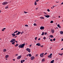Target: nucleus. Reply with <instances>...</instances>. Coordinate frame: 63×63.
Instances as JSON below:
<instances>
[{"label":"nucleus","instance_id":"54","mask_svg":"<svg viewBox=\"0 0 63 63\" xmlns=\"http://www.w3.org/2000/svg\"><path fill=\"white\" fill-rule=\"evenodd\" d=\"M61 5H62L63 4V2H62V3H61Z\"/></svg>","mask_w":63,"mask_h":63},{"label":"nucleus","instance_id":"29","mask_svg":"<svg viewBox=\"0 0 63 63\" xmlns=\"http://www.w3.org/2000/svg\"><path fill=\"white\" fill-rule=\"evenodd\" d=\"M45 33V32H42V33L41 35H44V33Z\"/></svg>","mask_w":63,"mask_h":63},{"label":"nucleus","instance_id":"35","mask_svg":"<svg viewBox=\"0 0 63 63\" xmlns=\"http://www.w3.org/2000/svg\"><path fill=\"white\" fill-rule=\"evenodd\" d=\"M47 32L44 33V35H47Z\"/></svg>","mask_w":63,"mask_h":63},{"label":"nucleus","instance_id":"59","mask_svg":"<svg viewBox=\"0 0 63 63\" xmlns=\"http://www.w3.org/2000/svg\"><path fill=\"white\" fill-rule=\"evenodd\" d=\"M61 41H63V39H62Z\"/></svg>","mask_w":63,"mask_h":63},{"label":"nucleus","instance_id":"64","mask_svg":"<svg viewBox=\"0 0 63 63\" xmlns=\"http://www.w3.org/2000/svg\"><path fill=\"white\" fill-rule=\"evenodd\" d=\"M45 14H46V15H47V13H45Z\"/></svg>","mask_w":63,"mask_h":63},{"label":"nucleus","instance_id":"60","mask_svg":"<svg viewBox=\"0 0 63 63\" xmlns=\"http://www.w3.org/2000/svg\"><path fill=\"white\" fill-rule=\"evenodd\" d=\"M60 17V16H58V17L59 18V17Z\"/></svg>","mask_w":63,"mask_h":63},{"label":"nucleus","instance_id":"13","mask_svg":"<svg viewBox=\"0 0 63 63\" xmlns=\"http://www.w3.org/2000/svg\"><path fill=\"white\" fill-rule=\"evenodd\" d=\"M36 45L38 46H41V44H40L39 43L36 44Z\"/></svg>","mask_w":63,"mask_h":63},{"label":"nucleus","instance_id":"20","mask_svg":"<svg viewBox=\"0 0 63 63\" xmlns=\"http://www.w3.org/2000/svg\"><path fill=\"white\" fill-rule=\"evenodd\" d=\"M41 19H45V18L44 17H40Z\"/></svg>","mask_w":63,"mask_h":63},{"label":"nucleus","instance_id":"49","mask_svg":"<svg viewBox=\"0 0 63 63\" xmlns=\"http://www.w3.org/2000/svg\"><path fill=\"white\" fill-rule=\"evenodd\" d=\"M15 42H16V43H17V41L15 40Z\"/></svg>","mask_w":63,"mask_h":63},{"label":"nucleus","instance_id":"17","mask_svg":"<svg viewBox=\"0 0 63 63\" xmlns=\"http://www.w3.org/2000/svg\"><path fill=\"white\" fill-rule=\"evenodd\" d=\"M9 56L8 55H6L5 56V58H8V57H9Z\"/></svg>","mask_w":63,"mask_h":63},{"label":"nucleus","instance_id":"36","mask_svg":"<svg viewBox=\"0 0 63 63\" xmlns=\"http://www.w3.org/2000/svg\"><path fill=\"white\" fill-rule=\"evenodd\" d=\"M46 39V37H44V38H43V39L44 40H45Z\"/></svg>","mask_w":63,"mask_h":63},{"label":"nucleus","instance_id":"52","mask_svg":"<svg viewBox=\"0 0 63 63\" xmlns=\"http://www.w3.org/2000/svg\"><path fill=\"white\" fill-rule=\"evenodd\" d=\"M38 8H37L36 9V10H38Z\"/></svg>","mask_w":63,"mask_h":63},{"label":"nucleus","instance_id":"45","mask_svg":"<svg viewBox=\"0 0 63 63\" xmlns=\"http://www.w3.org/2000/svg\"><path fill=\"white\" fill-rule=\"evenodd\" d=\"M24 13H25V14H26V13H28V12H26L24 11Z\"/></svg>","mask_w":63,"mask_h":63},{"label":"nucleus","instance_id":"40","mask_svg":"<svg viewBox=\"0 0 63 63\" xmlns=\"http://www.w3.org/2000/svg\"><path fill=\"white\" fill-rule=\"evenodd\" d=\"M25 26H26V27H28V25H25Z\"/></svg>","mask_w":63,"mask_h":63},{"label":"nucleus","instance_id":"51","mask_svg":"<svg viewBox=\"0 0 63 63\" xmlns=\"http://www.w3.org/2000/svg\"><path fill=\"white\" fill-rule=\"evenodd\" d=\"M31 46H32V45H30V47H31Z\"/></svg>","mask_w":63,"mask_h":63},{"label":"nucleus","instance_id":"16","mask_svg":"<svg viewBox=\"0 0 63 63\" xmlns=\"http://www.w3.org/2000/svg\"><path fill=\"white\" fill-rule=\"evenodd\" d=\"M12 35L13 37H15L16 36L15 33H12Z\"/></svg>","mask_w":63,"mask_h":63},{"label":"nucleus","instance_id":"33","mask_svg":"<svg viewBox=\"0 0 63 63\" xmlns=\"http://www.w3.org/2000/svg\"><path fill=\"white\" fill-rule=\"evenodd\" d=\"M47 11L48 12H50V10H49V9H48L47 10Z\"/></svg>","mask_w":63,"mask_h":63},{"label":"nucleus","instance_id":"14","mask_svg":"<svg viewBox=\"0 0 63 63\" xmlns=\"http://www.w3.org/2000/svg\"><path fill=\"white\" fill-rule=\"evenodd\" d=\"M6 28H4L2 29L1 31H5V30H6Z\"/></svg>","mask_w":63,"mask_h":63},{"label":"nucleus","instance_id":"23","mask_svg":"<svg viewBox=\"0 0 63 63\" xmlns=\"http://www.w3.org/2000/svg\"><path fill=\"white\" fill-rule=\"evenodd\" d=\"M9 8V6H7L5 7V9H8Z\"/></svg>","mask_w":63,"mask_h":63},{"label":"nucleus","instance_id":"46","mask_svg":"<svg viewBox=\"0 0 63 63\" xmlns=\"http://www.w3.org/2000/svg\"><path fill=\"white\" fill-rule=\"evenodd\" d=\"M40 40H41V38H39L38 39V41H39Z\"/></svg>","mask_w":63,"mask_h":63},{"label":"nucleus","instance_id":"41","mask_svg":"<svg viewBox=\"0 0 63 63\" xmlns=\"http://www.w3.org/2000/svg\"><path fill=\"white\" fill-rule=\"evenodd\" d=\"M38 54H36V55H35L36 57L37 56V57H38Z\"/></svg>","mask_w":63,"mask_h":63},{"label":"nucleus","instance_id":"4","mask_svg":"<svg viewBox=\"0 0 63 63\" xmlns=\"http://www.w3.org/2000/svg\"><path fill=\"white\" fill-rule=\"evenodd\" d=\"M31 60H34L35 59V57L33 56H32L31 57Z\"/></svg>","mask_w":63,"mask_h":63},{"label":"nucleus","instance_id":"43","mask_svg":"<svg viewBox=\"0 0 63 63\" xmlns=\"http://www.w3.org/2000/svg\"><path fill=\"white\" fill-rule=\"evenodd\" d=\"M63 53H62V54H60V55H61V56H62V55H63Z\"/></svg>","mask_w":63,"mask_h":63},{"label":"nucleus","instance_id":"26","mask_svg":"<svg viewBox=\"0 0 63 63\" xmlns=\"http://www.w3.org/2000/svg\"><path fill=\"white\" fill-rule=\"evenodd\" d=\"M18 32L17 31H16L15 32H14V33H17Z\"/></svg>","mask_w":63,"mask_h":63},{"label":"nucleus","instance_id":"7","mask_svg":"<svg viewBox=\"0 0 63 63\" xmlns=\"http://www.w3.org/2000/svg\"><path fill=\"white\" fill-rule=\"evenodd\" d=\"M8 2H4L2 3V4L3 5H7Z\"/></svg>","mask_w":63,"mask_h":63},{"label":"nucleus","instance_id":"12","mask_svg":"<svg viewBox=\"0 0 63 63\" xmlns=\"http://www.w3.org/2000/svg\"><path fill=\"white\" fill-rule=\"evenodd\" d=\"M51 32L52 33H53V34L54 33V30L52 29L51 30Z\"/></svg>","mask_w":63,"mask_h":63},{"label":"nucleus","instance_id":"9","mask_svg":"<svg viewBox=\"0 0 63 63\" xmlns=\"http://www.w3.org/2000/svg\"><path fill=\"white\" fill-rule=\"evenodd\" d=\"M20 33H21V32L18 31V33L16 34L15 35H19Z\"/></svg>","mask_w":63,"mask_h":63},{"label":"nucleus","instance_id":"19","mask_svg":"<svg viewBox=\"0 0 63 63\" xmlns=\"http://www.w3.org/2000/svg\"><path fill=\"white\" fill-rule=\"evenodd\" d=\"M42 62H44L45 61V60L44 59H43L42 60Z\"/></svg>","mask_w":63,"mask_h":63},{"label":"nucleus","instance_id":"58","mask_svg":"<svg viewBox=\"0 0 63 63\" xmlns=\"http://www.w3.org/2000/svg\"><path fill=\"white\" fill-rule=\"evenodd\" d=\"M61 50H63V48L61 49Z\"/></svg>","mask_w":63,"mask_h":63},{"label":"nucleus","instance_id":"2","mask_svg":"<svg viewBox=\"0 0 63 63\" xmlns=\"http://www.w3.org/2000/svg\"><path fill=\"white\" fill-rule=\"evenodd\" d=\"M52 53L50 54V55H49L48 56V57L49 58H52Z\"/></svg>","mask_w":63,"mask_h":63},{"label":"nucleus","instance_id":"42","mask_svg":"<svg viewBox=\"0 0 63 63\" xmlns=\"http://www.w3.org/2000/svg\"><path fill=\"white\" fill-rule=\"evenodd\" d=\"M44 47V46L43 45L41 46V47Z\"/></svg>","mask_w":63,"mask_h":63},{"label":"nucleus","instance_id":"1","mask_svg":"<svg viewBox=\"0 0 63 63\" xmlns=\"http://www.w3.org/2000/svg\"><path fill=\"white\" fill-rule=\"evenodd\" d=\"M25 46V43L22 44V45L20 44L18 46V47L19 48H23L24 47V46Z\"/></svg>","mask_w":63,"mask_h":63},{"label":"nucleus","instance_id":"3","mask_svg":"<svg viewBox=\"0 0 63 63\" xmlns=\"http://www.w3.org/2000/svg\"><path fill=\"white\" fill-rule=\"evenodd\" d=\"M16 41V39H13L11 41H10L11 43H13L14 42H15Z\"/></svg>","mask_w":63,"mask_h":63},{"label":"nucleus","instance_id":"50","mask_svg":"<svg viewBox=\"0 0 63 63\" xmlns=\"http://www.w3.org/2000/svg\"><path fill=\"white\" fill-rule=\"evenodd\" d=\"M58 27H59L60 28H61V26H60Z\"/></svg>","mask_w":63,"mask_h":63},{"label":"nucleus","instance_id":"5","mask_svg":"<svg viewBox=\"0 0 63 63\" xmlns=\"http://www.w3.org/2000/svg\"><path fill=\"white\" fill-rule=\"evenodd\" d=\"M22 56L21 55L17 57V59H20L21 58Z\"/></svg>","mask_w":63,"mask_h":63},{"label":"nucleus","instance_id":"21","mask_svg":"<svg viewBox=\"0 0 63 63\" xmlns=\"http://www.w3.org/2000/svg\"><path fill=\"white\" fill-rule=\"evenodd\" d=\"M15 47H17V46H18V44H16V45H15Z\"/></svg>","mask_w":63,"mask_h":63},{"label":"nucleus","instance_id":"63","mask_svg":"<svg viewBox=\"0 0 63 63\" xmlns=\"http://www.w3.org/2000/svg\"><path fill=\"white\" fill-rule=\"evenodd\" d=\"M0 13H1V11L0 10Z\"/></svg>","mask_w":63,"mask_h":63},{"label":"nucleus","instance_id":"37","mask_svg":"<svg viewBox=\"0 0 63 63\" xmlns=\"http://www.w3.org/2000/svg\"><path fill=\"white\" fill-rule=\"evenodd\" d=\"M18 55V54H17L15 55V56H17Z\"/></svg>","mask_w":63,"mask_h":63},{"label":"nucleus","instance_id":"57","mask_svg":"<svg viewBox=\"0 0 63 63\" xmlns=\"http://www.w3.org/2000/svg\"><path fill=\"white\" fill-rule=\"evenodd\" d=\"M27 56H29V55L28 54V55H27Z\"/></svg>","mask_w":63,"mask_h":63},{"label":"nucleus","instance_id":"61","mask_svg":"<svg viewBox=\"0 0 63 63\" xmlns=\"http://www.w3.org/2000/svg\"><path fill=\"white\" fill-rule=\"evenodd\" d=\"M6 60H7V58H6Z\"/></svg>","mask_w":63,"mask_h":63},{"label":"nucleus","instance_id":"39","mask_svg":"<svg viewBox=\"0 0 63 63\" xmlns=\"http://www.w3.org/2000/svg\"><path fill=\"white\" fill-rule=\"evenodd\" d=\"M50 41H51V42H52V41H53V40L52 39H50Z\"/></svg>","mask_w":63,"mask_h":63},{"label":"nucleus","instance_id":"56","mask_svg":"<svg viewBox=\"0 0 63 63\" xmlns=\"http://www.w3.org/2000/svg\"><path fill=\"white\" fill-rule=\"evenodd\" d=\"M13 61H15V59H13Z\"/></svg>","mask_w":63,"mask_h":63},{"label":"nucleus","instance_id":"25","mask_svg":"<svg viewBox=\"0 0 63 63\" xmlns=\"http://www.w3.org/2000/svg\"><path fill=\"white\" fill-rule=\"evenodd\" d=\"M50 37H51V38H52V37H53V36L52 35H50Z\"/></svg>","mask_w":63,"mask_h":63},{"label":"nucleus","instance_id":"10","mask_svg":"<svg viewBox=\"0 0 63 63\" xmlns=\"http://www.w3.org/2000/svg\"><path fill=\"white\" fill-rule=\"evenodd\" d=\"M44 53L41 54L40 55V56L41 57H43V56H44Z\"/></svg>","mask_w":63,"mask_h":63},{"label":"nucleus","instance_id":"8","mask_svg":"<svg viewBox=\"0 0 63 63\" xmlns=\"http://www.w3.org/2000/svg\"><path fill=\"white\" fill-rule=\"evenodd\" d=\"M45 28H44V27L43 26H41L40 28V29L41 30H43V29H44Z\"/></svg>","mask_w":63,"mask_h":63},{"label":"nucleus","instance_id":"48","mask_svg":"<svg viewBox=\"0 0 63 63\" xmlns=\"http://www.w3.org/2000/svg\"><path fill=\"white\" fill-rule=\"evenodd\" d=\"M21 34H22L23 33V32H21Z\"/></svg>","mask_w":63,"mask_h":63},{"label":"nucleus","instance_id":"28","mask_svg":"<svg viewBox=\"0 0 63 63\" xmlns=\"http://www.w3.org/2000/svg\"><path fill=\"white\" fill-rule=\"evenodd\" d=\"M33 25L34 26H37V24H36V23H34L33 24Z\"/></svg>","mask_w":63,"mask_h":63},{"label":"nucleus","instance_id":"53","mask_svg":"<svg viewBox=\"0 0 63 63\" xmlns=\"http://www.w3.org/2000/svg\"><path fill=\"white\" fill-rule=\"evenodd\" d=\"M15 36V38H16V37H17V36L16 35Z\"/></svg>","mask_w":63,"mask_h":63},{"label":"nucleus","instance_id":"24","mask_svg":"<svg viewBox=\"0 0 63 63\" xmlns=\"http://www.w3.org/2000/svg\"><path fill=\"white\" fill-rule=\"evenodd\" d=\"M3 51H4V52H6V49H4V50H3Z\"/></svg>","mask_w":63,"mask_h":63},{"label":"nucleus","instance_id":"32","mask_svg":"<svg viewBox=\"0 0 63 63\" xmlns=\"http://www.w3.org/2000/svg\"><path fill=\"white\" fill-rule=\"evenodd\" d=\"M15 44V42H14L12 43V45H14Z\"/></svg>","mask_w":63,"mask_h":63},{"label":"nucleus","instance_id":"62","mask_svg":"<svg viewBox=\"0 0 63 63\" xmlns=\"http://www.w3.org/2000/svg\"><path fill=\"white\" fill-rule=\"evenodd\" d=\"M59 55H60V53H59Z\"/></svg>","mask_w":63,"mask_h":63},{"label":"nucleus","instance_id":"55","mask_svg":"<svg viewBox=\"0 0 63 63\" xmlns=\"http://www.w3.org/2000/svg\"><path fill=\"white\" fill-rule=\"evenodd\" d=\"M56 3H59V1H58V2L56 1Z\"/></svg>","mask_w":63,"mask_h":63},{"label":"nucleus","instance_id":"15","mask_svg":"<svg viewBox=\"0 0 63 63\" xmlns=\"http://www.w3.org/2000/svg\"><path fill=\"white\" fill-rule=\"evenodd\" d=\"M25 61V60H22L21 61V63H23V62Z\"/></svg>","mask_w":63,"mask_h":63},{"label":"nucleus","instance_id":"30","mask_svg":"<svg viewBox=\"0 0 63 63\" xmlns=\"http://www.w3.org/2000/svg\"><path fill=\"white\" fill-rule=\"evenodd\" d=\"M53 21H50L51 23H53Z\"/></svg>","mask_w":63,"mask_h":63},{"label":"nucleus","instance_id":"34","mask_svg":"<svg viewBox=\"0 0 63 63\" xmlns=\"http://www.w3.org/2000/svg\"><path fill=\"white\" fill-rule=\"evenodd\" d=\"M35 40H37V37H35Z\"/></svg>","mask_w":63,"mask_h":63},{"label":"nucleus","instance_id":"27","mask_svg":"<svg viewBox=\"0 0 63 63\" xmlns=\"http://www.w3.org/2000/svg\"><path fill=\"white\" fill-rule=\"evenodd\" d=\"M34 5H37V3H36V1H35Z\"/></svg>","mask_w":63,"mask_h":63},{"label":"nucleus","instance_id":"47","mask_svg":"<svg viewBox=\"0 0 63 63\" xmlns=\"http://www.w3.org/2000/svg\"><path fill=\"white\" fill-rule=\"evenodd\" d=\"M59 26H60V25H59V24L58 25V27H59Z\"/></svg>","mask_w":63,"mask_h":63},{"label":"nucleus","instance_id":"44","mask_svg":"<svg viewBox=\"0 0 63 63\" xmlns=\"http://www.w3.org/2000/svg\"><path fill=\"white\" fill-rule=\"evenodd\" d=\"M55 38L53 39V41H55Z\"/></svg>","mask_w":63,"mask_h":63},{"label":"nucleus","instance_id":"11","mask_svg":"<svg viewBox=\"0 0 63 63\" xmlns=\"http://www.w3.org/2000/svg\"><path fill=\"white\" fill-rule=\"evenodd\" d=\"M44 16H45L46 17H47V18L49 17V16H49V15H47V16H46L45 15H44Z\"/></svg>","mask_w":63,"mask_h":63},{"label":"nucleus","instance_id":"31","mask_svg":"<svg viewBox=\"0 0 63 63\" xmlns=\"http://www.w3.org/2000/svg\"><path fill=\"white\" fill-rule=\"evenodd\" d=\"M40 0H36V2H38Z\"/></svg>","mask_w":63,"mask_h":63},{"label":"nucleus","instance_id":"18","mask_svg":"<svg viewBox=\"0 0 63 63\" xmlns=\"http://www.w3.org/2000/svg\"><path fill=\"white\" fill-rule=\"evenodd\" d=\"M29 57H31L32 55L31 54H28Z\"/></svg>","mask_w":63,"mask_h":63},{"label":"nucleus","instance_id":"38","mask_svg":"<svg viewBox=\"0 0 63 63\" xmlns=\"http://www.w3.org/2000/svg\"><path fill=\"white\" fill-rule=\"evenodd\" d=\"M47 54V53H45L44 55H46V54Z\"/></svg>","mask_w":63,"mask_h":63},{"label":"nucleus","instance_id":"22","mask_svg":"<svg viewBox=\"0 0 63 63\" xmlns=\"http://www.w3.org/2000/svg\"><path fill=\"white\" fill-rule=\"evenodd\" d=\"M60 33L61 34H62L63 33V31H61L60 32Z\"/></svg>","mask_w":63,"mask_h":63},{"label":"nucleus","instance_id":"6","mask_svg":"<svg viewBox=\"0 0 63 63\" xmlns=\"http://www.w3.org/2000/svg\"><path fill=\"white\" fill-rule=\"evenodd\" d=\"M26 50L28 51V52H29V53L30 52V51H31L30 50H30V49L29 48H27L26 49Z\"/></svg>","mask_w":63,"mask_h":63}]
</instances>
